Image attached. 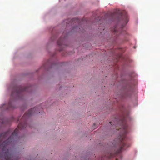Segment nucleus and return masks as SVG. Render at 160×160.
Here are the masks:
<instances>
[{
  "label": "nucleus",
  "mask_w": 160,
  "mask_h": 160,
  "mask_svg": "<svg viewBox=\"0 0 160 160\" xmlns=\"http://www.w3.org/2000/svg\"><path fill=\"white\" fill-rule=\"evenodd\" d=\"M18 129L16 128L10 137L6 140L3 142L6 137L10 132L9 131L0 133V160H14V156L12 149L8 148V146L14 142V139L17 137L18 129L21 130L26 127V123L20 122L18 126Z\"/></svg>",
  "instance_id": "nucleus-1"
},
{
  "label": "nucleus",
  "mask_w": 160,
  "mask_h": 160,
  "mask_svg": "<svg viewBox=\"0 0 160 160\" xmlns=\"http://www.w3.org/2000/svg\"><path fill=\"white\" fill-rule=\"evenodd\" d=\"M120 122H122L121 128L118 129V125L117 124V126H115V128H116L117 130H120L121 131L119 138V141L121 143V146L119 149L115 152L114 153H111L108 155H107V157L108 158L117 156L121 152L122 150H125L126 148L130 146L129 144L123 141L126 138V134L128 132V126L124 121H121Z\"/></svg>",
  "instance_id": "nucleus-2"
},
{
  "label": "nucleus",
  "mask_w": 160,
  "mask_h": 160,
  "mask_svg": "<svg viewBox=\"0 0 160 160\" xmlns=\"http://www.w3.org/2000/svg\"><path fill=\"white\" fill-rule=\"evenodd\" d=\"M28 89L27 87L15 86L13 88L11 97L12 98L19 97L22 91H26Z\"/></svg>",
  "instance_id": "nucleus-3"
},
{
  "label": "nucleus",
  "mask_w": 160,
  "mask_h": 160,
  "mask_svg": "<svg viewBox=\"0 0 160 160\" xmlns=\"http://www.w3.org/2000/svg\"><path fill=\"white\" fill-rule=\"evenodd\" d=\"M38 108L37 107H34L29 110L26 112L22 118V119L25 118H27L30 116L31 115L36 113L38 112Z\"/></svg>",
  "instance_id": "nucleus-4"
},
{
  "label": "nucleus",
  "mask_w": 160,
  "mask_h": 160,
  "mask_svg": "<svg viewBox=\"0 0 160 160\" xmlns=\"http://www.w3.org/2000/svg\"><path fill=\"white\" fill-rule=\"evenodd\" d=\"M122 14L119 10H118L117 11H116L114 13H112L111 15V16L112 17L115 16L120 17L122 16Z\"/></svg>",
  "instance_id": "nucleus-5"
},
{
  "label": "nucleus",
  "mask_w": 160,
  "mask_h": 160,
  "mask_svg": "<svg viewBox=\"0 0 160 160\" xmlns=\"http://www.w3.org/2000/svg\"><path fill=\"white\" fill-rule=\"evenodd\" d=\"M65 39V38H63L62 37H61L58 40L57 42L58 45V46H61L62 45V43Z\"/></svg>",
  "instance_id": "nucleus-6"
},
{
  "label": "nucleus",
  "mask_w": 160,
  "mask_h": 160,
  "mask_svg": "<svg viewBox=\"0 0 160 160\" xmlns=\"http://www.w3.org/2000/svg\"><path fill=\"white\" fill-rule=\"evenodd\" d=\"M130 95V92L129 91L126 92L125 93L124 95L122 96L123 98H125L128 97H129Z\"/></svg>",
  "instance_id": "nucleus-7"
},
{
  "label": "nucleus",
  "mask_w": 160,
  "mask_h": 160,
  "mask_svg": "<svg viewBox=\"0 0 160 160\" xmlns=\"http://www.w3.org/2000/svg\"><path fill=\"white\" fill-rule=\"evenodd\" d=\"M124 20L126 24H127L128 23V17L126 13L125 14L124 16Z\"/></svg>",
  "instance_id": "nucleus-8"
},
{
  "label": "nucleus",
  "mask_w": 160,
  "mask_h": 160,
  "mask_svg": "<svg viewBox=\"0 0 160 160\" xmlns=\"http://www.w3.org/2000/svg\"><path fill=\"white\" fill-rule=\"evenodd\" d=\"M13 107L12 105V103L11 102H10L8 104V107L7 108V109H9L11 108H13Z\"/></svg>",
  "instance_id": "nucleus-9"
},
{
  "label": "nucleus",
  "mask_w": 160,
  "mask_h": 160,
  "mask_svg": "<svg viewBox=\"0 0 160 160\" xmlns=\"http://www.w3.org/2000/svg\"><path fill=\"white\" fill-rule=\"evenodd\" d=\"M113 32H114L115 34H117L118 33L116 28H115L113 30Z\"/></svg>",
  "instance_id": "nucleus-10"
},
{
  "label": "nucleus",
  "mask_w": 160,
  "mask_h": 160,
  "mask_svg": "<svg viewBox=\"0 0 160 160\" xmlns=\"http://www.w3.org/2000/svg\"><path fill=\"white\" fill-rule=\"evenodd\" d=\"M113 127V126H112V127H111V129H114V128H112V127Z\"/></svg>",
  "instance_id": "nucleus-11"
},
{
  "label": "nucleus",
  "mask_w": 160,
  "mask_h": 160,
  "mask_svg": "<svg viewBox=\"0 0 160 160\" xmlns=\"http://www.w3.org/2000/svg\"><path fill=\"white\" fill-rule=\"evenodd\" d=\"M59 50H60V51H61L62 50V49H60Z\"/></svg>",
  "instance_id": "nucleus-12"
},
{
  "label": "nucleus",
  "mask_w": 160,
  "mask_h": 160,
  "mask_svg": "<svg viewBox=\"0 0 160 160\" xmlns=\"http://www.w3.org/2000/svg\"><path fill=\"white\" fill-rule=\"evenodd\" d=\"M109 123H112V122H109Z\"/></svg>",
  "instance_id": "nucleus-13"
},
{
  "label": "nucleus",
  "mask_w": 160,
  "mask_h": 160,
  "mask_svg": "<svg viewBox=\"0 0 160 160\" xmlns=\"http://www.w3.org/2000/svg\"><path fill=\"white\" fill-rule=\"evenodd\" d=\"M116 160H118V159H116Z\"/></svg>",
  "instance_id": "nucleus-14"
}]
</instances>
